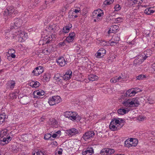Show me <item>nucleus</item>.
<instances>
[{"instance_id":"1","label":"nucleus","mask_w":155,"mask_h":155,"mask_svg":"<svg viewBox=\"0 0 155 155\" xmlns=\"http://www.w3.org/2000/svg\"><path fill=\"white\" fill-rule=\"evenodd\" d=\"M138 97L126 100L123 101V104L125 106L129 107H134L138 106L140 104Z\"/></svg>"},{"instance_id":"2","label":"nucleus","mask_w":155,"mask_h":155,"mask_svg":"<svg viewBox=\"0 0 155 155\" xmlns=\"http://www.w3.org/2000/svg\"><path fill=\"white\" fill-rule=\"evenodd\" d=\"M18 12L15 10L13 6L8 7L5 10L3 15L5 19H7L12 17H14L18 14Z\"/></svg>"},{"instance_id":"3","label":"nucleus","mask_w":155,"mask_h":155,"mask_svg":"<svg viewBox=\"0 0 155 155\" xmlns=\"http://www.w3.org/2000/svg\"><path fill=\"white\" fill-rule=\"evenodd\" d=\"M70 59V56L67 55L63 57H60L56 61L60 66L63 67L67 64Z\"/></svg>"},{"instance_id":"4","label":"nucleus","mask_w":155,"mask_h":155,"mask_svg":"<svg viewBox=\"0 0 155 155\" xmlns=\"http://www.w3.org/2000/svg\"><path fill=\"white\" fill-rule=\"evenodd\" d=\"M22 23V20L21 19L16 18L14 19L13 23L11 24L10 25L11 28H13L15 27L16 28L17 27H20V26Z\"/></svg>"},{"instance_id":"5","label":"nucleus","mask_w":155,"mask_h":155,"mask_svg":"<svg viewBox=\"0 0 155 155\" xmlns=\"http://www.w3.org/2000/svg\"><path fill=\"white\" fill-rule=\"evenodd\" d=\"M138 91L136 92L135 91H133L132 89H131L127 91L125 94H122L121 97L123 98H125V97H129L134 96Z\"/></svg>"},{"instance_id":"6","label":"nucleus","mask_w":155,"mask_h":155,"mask_svg":"<svg viewBox=\"0 0 155 155\" xmlns=\"http://www.w3.org/2000/svg\"><path fill=\"white\" fill-rule=\"evenodd\" d=\"M44 71V67L41 66H39L36 68L32 72L34 75L35 76H38L43 72Z\"/></svg>"},{"instance_id":"7","label":"nucleus","mask_w":155,"mask_h":155,"mask_svg":"<svg viewBox=\"0 0 155 155\" xmlns=\"http://www.w3.org/2000/svg\"><path fill=\"white\" fill-rule=\"evenodd\" d=\"M95 134L94 132L93 131H89L84 134L82 138L85 140L94 137Z\"/></svg>"},{"instance_id":"8","label":"nucleus","mask_w":155,"mask_h":155,"mask_svg":"<svg viewBox=\"0 0 155 155\" xmlns=\"http://www.w3.org/2000/svg\"><path fill=\"white\" fill-rule=\"evenodd\" d=\"M112 120L114 121V123L115 125L118 124L120 125V128H121L124 125V124L125 123V120L121 118H117L113 119Z\"/></svg>"},{"instance_id":"9","label":"nucleus","mask_w":155,"mask_h":155,"mask_svg":"<svg viewBox=\"0 0 155 155\" xmlns=\"http://www.w3.org/2000/svg\"><path fill=\"white\" fill-rule=\"evenodd\" d=\"M106 51L105 49L103 48H101L98 50L97 52L95 54V56L98 58L103 57L106 54Z\"/></svg>"},{"instance_id":"10","label":"nucleus","mask_w":155,"mask_h":155,"mask_svg":"<svg viewBox=\"0 0 155 155\" xmlns=\"http://www.w3.org/2000/svg\"><path fill=\"white\" fill-rule=\"evenodd\" d=\"M20 32L18 35V37L19 38L18 41L20 42H23L25 39L27 38V35H26L23 31V29Z\"/></svg>"},{"instance_id":"11","label":"nucleus","mask_w":155,"mask_h":155,"mask_svg":"<svg viewBox=\"0 0 155 155\" xmlns=\"http://www.w3.org/2000/svg\"><path fill=\"white\" fill-rule=\"evenodd\" d=\"M143 56L140 55L136 58L134 61V64L135 66L141 64L144 61Z\"/></svg>"},{"instance_id":"12","label":"nucleus","mask_w":155,"mask_h":155,"mask_svg":"<svg viewBox=\"0 0 155 155\" xmlns=\"http://www.w3.org/2000/svg\"><path fill=\"white\" fill-rule=\"evenodd\" d=\"M93 153V149L92 147H90L83 150L82 152V153L83 155H91Z\"/></svg>"},{"instance_id":"13","label":"nucleus","mask_w":155,"mask_h":155,"mask_svg":"<svg viewBox=\"0 0 155 155\" xmlns=\"http://www.w3.org/2000/svg\"><path fill=\"white\" fill-rule=\"evenodd\" d=\"M72 76V72L70 70H68L63 75V80L67 81L70 79Z\"/></svg>"},{"instance_id":"14","label":"nucleus","mask_w":155,"mask_h":155,"mask_svg":"<svg viewBox=\"0 0 155 155\" xmlns=\"http://www.w3.org/2000/svg\"><path fill=\"white\" fill-rule=\"evenodd\" d=\"M152 53V51L150 50H147L146 51H144L143 53L141 54L140 55L143 56V59L145 60L146 58L150 57Z\"/></svg>"},{"instance_id":"15","label":"nucleus","mask_w":155,"mask_h":155,"mask_svg":"<svg viewBox=\"0 0 155 155\" xmlns=\"http://www.w3.org/2000/svg\"><path fill=\"white\" fill-rule=\"evenodd\" d=\"M68 135L70 136H72L78 134L79 132L78 130L75 128H72L68 130Z\"/></svg>"},{"instance_id":"16","label":"nucleus","mask_w":155,"mask_h":155,"mask_svg":"<svg viewBox=\"0 0 155 155\" xmlns=\"http://www.w3.org/2000/svg\"><path fill=\"white\" fill-rule=\"evenodd\" d=\"M33 94L34 98H40L42 97L41 96L45 94V92L44 91L40 92L38 91H36L34 92Z\"/></svg>"},{"instance_id":"17","label":"nucleus","mask_w":155,"mask_h":155,"mask_svg":"<svg viewBox=\"0 0 155 155\" xmlns=\"http://www.w3.org/2000/svg\"><path fill=\"white\" fill-rule=\"evenodd\" d=\"M15 84V81H9L7 84V88L8 89L12 90L14 88Z\"/></svg>"},{"instance_id":"18","label":"nucleus","mask_w":155,"mask_h":155,"mask_svg":"<svg viewBox=\"0 0 155 155\" xmlns=\"http://www.w3.org/2000/svg\"><path fill=\"white\" fill-rule=\"evenodd\" d=\"M10 29L12 30L13 35H15V36H18V34L20 32V31H21L22 29V28L21 27H17L16 28L15 27L13 28H10Z\"/></svg>"},{"instance_id":"19","label":"nucleus","mask_w":155,"mask_h":155,"mask_svg":"<svg viewBox=\"0 0 155 155\" xmlns=\"http://www.w3.org/2000/svg\"><path fill=\"white\" fill-rule=\"evenodd\" d=\"M115 125L114 121L111 120L109 125V127L110 129L113 131L117 130L120 128L119 127V126H117L116 127Z\"/></svg>"},{"instance_id":"20","label":"nucleus","mask_w":155,"mask_h":155,"mask_svg":"<svg viewBox=\"0 0 155 155\" xmlns=\"http://www.w3.org/2000/svg\"><path fill=\"white\" fill-rule=\"evenodd\" d=\"M20 102L23 104H26L29 102V98L27 96H23L20 98Z\"/></svg>"},{"instance_id":"21","label":"nucleus","mask_w":155,"mask_h":155,"mask_svg":"<svg viewBox=\"0 0 155 155\" xmlns=\"http://www.w3.org/2000/svg\"><path fill=\"white\" fill-rule=\"evenodd\" d=\"M74 112H71L69 111H67L64 113V115L66 118H68L71 120H72Z\"/></svg>"},{"instance_id":"22","label":"nucleus","mask_w":155,"mask_h":155,"mask_svg":"<svg viewBox=\"0 0 155 155\" xmlns=\"http://www.w3.org/2000/svg\"><path fill=\"white\" fill-rule=\"evenodd\" d=\"M119 28V26L116 25H113L110 26V29L108 31V33H115L117 31Z\"/></svg>"},{"instance_id":"23","label":"nucleus","mask_w":155,"mask_h":155,"mask_svg":"<svg viewBox=\"0 0 155 155\" xmlns=\"http://www.w3.org/2000/svg\"><path fill=\"white\" fill-rule=\"evenodd\" d=\"M75 34L74 32L70 33L69 36L66 38V41L68 42H72L74 40Z\"/></svg>"},{"instance_id":"24","label":"nucleus","mask_w":155,"mask_h":155,"mask_svg":"<svg viewBox=\"0 0 155 155\" xmlns=\"http://www.w3.org/2000/svg\"><path fill=\"white\" fill-rule=\"evenodd\" d=\"M17 146V144L14 143L12 145L10 149L13 152L16 153L19 150V149Z\"/></svg>"},{"instance_id":"25","label":"nucleus","mask_w":155,"mask_h":155,"mask_svg":"<svg viewBox=\"0 0 155 155\" xmlns=\"http://www.w3.org/2000/svg\"><path fill=\"white\" fill-rule=\"evenodd\" d=\"M54 78L56 81L61 83L62 82V80H63L64 78L63 76H61L60 74H55Z\"/></svg>"},{"instance_id":"26","label":"nucleus","mask_w":155,"mask_h":155,"mask_svg":"<svg viewBox=\"0 0 155 155\" xmlns=\"http://www.w3.org/2000/svg\"><path fill=\"white\" fill-rule=\"evenodd\" d=\"M130 111L129 109L127 108L126 109L124 108H120L117 110L118 113L120 115H123L127 113Z\"/></svg>"},{"instance_id":"27","label":"nucleus","mask_w":155,"mask_h":155,"mask_svg":"<svg viewBox=\"0 0 155 155\" xmlns=\"http://www.w3.org/2000/svg\"><path fill=\"white\" fill-rule=\"evenodd\" d=\"M122 79V78L121 76L117 77V76L114 77L110 80V81L111 83H115L118 81H121L120 80Z\"/></svg>"},{"instance_id":"28","label":"nucleus","mask_w":155,"mask_h":155,"mask_svg":"<svg viewBox=\"0 0 155 155\" xmlns=\"http://www.w3.org/2000/svg\"><path fill=\"white\" fill-rule=\"evenodd\" d=\"M48 123L49 125L51 127L54 126L57 124L56 120L53 118H50L49 120Z\"/></svg>"},{"instance_id":"29","label":"nucleus","mask_w":155,"mask_h":155,"mask_svg":"<svg viewBox=\"0 0 155 155\" xmlns=\"http://www.w3.org/2000/svg\"><path fill=\"white\" fill-rule=\"evenodd\" d=\"M98 11L97 12V21H100V20L102 18V16H103L104 13L103 10H101L100 9H98Z\"/></svg>"},{"instance_id":"30","label":"nucleus","mask_w":155,"mask_h":155,"mask_svg":"<svg viewBox=\"0 0 155 155\" xmlns=\"http://www.w3.org/2000/svg\"><path fill=\"white\" fill-rule=\"evenodd\" d=\"M72 27L71 24L68 25L66 26L63 28V31L65 33H68L69 31L70 28Z\"/></svg>"},{"instance_id":"31","label":"nucleus","mask_w":155,"mask_h":155,"mask_svg":"<svg viewBox=\"0 0 155 155\" xmlns=\"http://www.w3.org/2000/svg\"><path fill=\"white\" fill-rule=\"evenodd\" d=\"M98 79V77L94 74H90L88 76V79L90 81H94L97 80Z\"/></svg>"},{"instance_id":"32","label":"nucleus","mask_w":155,"mask_h":155,"mask_svg":"<svg viewBox=\"0 0 155 155\" xmlns=\"http://www.w3.org/2000/svg\"><path fill=\"white\" fill-rule=\"evenodd\" d=\"M154 12V11L152 10V8H147L144 11V13L148 15H151Z\"/></svg>"},{"instance_id":"33","label":"nucleus","mask_w":155,"mask_h":155,"mask_svg":"<svg viewBox=\"0 0 155 155\" xmlns=\"http://www.w3.org/2000/svg\"><path fill=\"white\" fill-rule=\"evenodd\" d=\"M72 120H80L81 119V117L78 115L77 113L75 112H74V114L73 117H72Z\"/></svg>"},{"instance_id":"34","label":"nucleus","mask_w":155,"mask_h":155,"mask_svg":"<svg viewBox=\"0 0 155 155\" xmlns=\"http://www.w3.org/2000/svg\"><path fill=\"white\" fill-rule=\"evenodd\" d=\"M51 27L53 32H56L59 29V27L57 24H53L51 25Z\"/></svg>"},{"instance_id":"35","label":"nucleus","mask_w":155,"mask_h":155,"mask_svg":"<svg viewBox=\"0 0 155 155\" xmlns=\"http://www.w3.org/2000/svg\"><path fill=\"white\" fill-rule=\"evenodd\" d=\"M53 97L55 104H58L61 102V98L59 96H53Z\"/></svg>"},{"instance_id":"36","label":"nucleus","mask_w":155,"mask_h":155,"mask_svg":"<svg viewBox=\"0 0 155 155\" xmlns=\"http://www.w3.org/2000/svg\"><path fill=\"white\" fill-rule=\"evenodd\" d=\"M30 86L35 87H38L40 85V83L37 81H32L30 83Z\"/></svg>"},{"instance_id":"37","label":"nucleus","mask_w":155,"mask_h":155,"mask_svg":"<svg viewBox=\"0 0 155 155\" xmlns=\"http://www.w3.org/2000/svg\"><path fill=\"white\" fill-rule=\"evenodd\" d=\"M44 138L45 140H53L54 139H52L51 137V135L49 133H48L45 134L44 137Z\"/></svg>"},{"instance_id":"38","label":"nucleus","mask_w":155,"mask_h":155,"mask_svg":"<svg viewBox=\"0 0 155 155\" xmlns=\"http://www.w3.org/2000/svg\"><path fill=\"white\" fill-rule=\"evenodd\" d=\"M108 150V148H104L101 150L100 153L101 155H107V151Z\"/></svg>"},{"instance_id":"39","label":"nucleus","mask_w":155,"mask_h":155,"mask_svg":"<svg viewBox=\"0 0 155 155\" xmlns=\"http://www.w3.org/2000/svg\"><path fill=\"white\" fill-rule=\"evenodd\" d=\"M48 103L51 106H53L56 104L53 97H50L49 99Z\"/></svg>"},{"instance_id":"40","label":"nucleus","mask_w":155,"mask_h":155,"mask_svg":"<svg viewBox=\"0 0 155 155\" xmlns=\"http://www.w3.org/2000/svg\"><path fill=\"white\" fill-rule=\"evenodd\" d=\"M5 116L4 114H1L0 115V125L5 121Z\"/></svg>"},{"instance_id":"41","label":"nucleus","mask_w":155,"mask_h":155,"mask_svg":"<svg viewBox=\"0 0 155 155\" xmlns=\"http://www.w3.org/2000/svg\"><path fill=\"white\" fill-rule=\"evenodd\" d=\"M114 1V0H106L104 3V4L105 5H110Z\"/></svg>"},{"instance_id":"42","label":"nucleus","mask_w":155,"mask_h":155,"mask_svg":"<svg viewBox=\"0 0 155 155\" xmlns=\"http://www.w3.org/2000/svg\"><path fill=\"white\" fill-rule=\"evenodd\" d=\"M69 16L70 18L74 19L75 18H77L78 17V16L77 14H76V13L73 12H72V14L71 15L70 14L69 15Z\"/></svg>"},{"instance_id":"43","label":"nucleus","mask_w":155,"mask_h":155,"mask_svg":"<svg viewBox=\"0 0 155 155\" xmlns=\"http://www.w3.org/2000/svg\"><path fill=\"white\" fill-rule=\"evenodd\" d=\"M43 78L46 81H48L50 79V77L48 74H45L43 75Z\"/></svg>"},{"instance_id":"44","label":"nucleus","mask_w":155,"mask_h":155,"mask_svg":"<svg viewBox=\"0 0 155 155\" xmlns=\"http://www.w3.org/2000/svg\"><path fill=\"white\" fill-rule=\"evenodd\" d=\"M146 78V76L143 74H140L138 76H137L136 77L137 80H142L143 79L145 78Z\"/></svg>"},{"instance_id":"45","label":"nucleus","mask_w":155,"mask_h":155,"mask_svg":"<svg viewBox=\"0 0 155 155\" xmlns=\"http://www.w3.org/2000/svg\"><path fill=\"white\" fill-rule=\"evenodd\" d=\"M41 104H42L41 102H37L36 103H35L34 106L36 107L40 108L41 107Z\"/></svg>"},{"instance_id":"46","label":"nucleus","mask_w":155,"mask_h":155,"mask_svg":"<svg viewBox=\"0 0 155 155\" xmlns=\"http://www.w3.org/2000/svg\"><path fill=\"white\" fill-rule=\"evenodd\" d=\"M42 53L45 55H47L49 53V51L48 49L45 48L42 51Z\"/></svg>"},{"instance_id":"47","label":"nucleus","mask_w":155,"mask_h":155,"mask_svg":"<svg viewBox=\"0 0 155 155\" xmlns=\"http://www.w3.org/2000/svg\"><path fill=\"white\" fill-rule=\"evenodd\" d=\"M146 117L144 116H139L137 117V119L140 121H143L145 120Z\"/></svg>"},{"instance_id":"48","label":"nucleus","mask_w":155,"mask_h":155,"mask_svg":"<svg viewBox=\"0 0 155 155\" xmlns=\"http://www.w3.org/2000/svg\"><path fill=\"white\" fill-rule=\"evenodd\" d=\"M134 140V143H133V142H130V143H131V147L136 146L138 143V141L137 140Z\"/></svg>"},{"instance_id":"49","label":"nucleus","mask_w":155,"mask_h":155,"mask_svg":"<svg viewBox=\"0 0 155 155\" xmlns=\"http://www.w3.org/2000/svg\"><path fill=\"white\" fill-rule=\"evenodd\" d=\"M6 142H7V139L5 138H4L3 139V140H0V144H2L3 145H4L5 143H6Z\"/></svg>"},{"instance_id":"50","label":"nucleus","mask_w":155,"mask_h":155,"mask_svg":"<svg viewBox=\"0 0 155 155\" xmlns=\"http://www.w3.org/2000/svg\"><path fill=\"white\" fill-rule=\"evenodd\" d=\"M53 39V38H52V35L49 36L48 38H46V43H49L50 42V41H51Z\"/></svg>"},{"instance_id":"51","label":"nucleus","mask_w":155,"mask_h":155,"mask_svg":"<svg viewBox=\"0 0 155 155\" xmlns=\"http://www.w3.org/2000/svg\"><path fill=\"white\" fill-rule=\"evenodd\" d=\"M33 155H44V153L41 151H38L36 152V153H34Z\"/></svg>"},{"instance_id":"52","label":"nucleus","mask_w":155,"mask_h":155,"mask_svg":"<svg viewBox=\"0 0 155 155\" xmlns=\"http://www.w3.org/2000/svg\"><path fill=\"white\" fill-rule=\"evenodd\" d=\"M109 150L107 151V154H111L114 153V150L112 149L108 148Z\"/></svg>"},{"instance_id":"53","label":"nucleus","mask_w":155,"mask_h":155,"mask_svg":"<svg viewBox=\"0 0 155 155\" xmlns=\"http://www.w3.org/2000/svg\"><path fill=\"white\" fill-rule=\"evenodd\" d=\"M99 11V10L97 9L96 10L94 11L92 13V16L94 18L95 17H97V14L98 11Z\"/></svg>"},{"instance_id":"54","label":"nucleus","mask_w":155,"mask_h":155,"mask_svg":"<svg viewBox=\"0 0 155 155\" xmlns=\"http://www.w3.org/2000/svg\"><path fill=\"white\" fill-rule=\"evenodd\" d=\"M115 21L117 23L120 22L122 21V18L120 17H118L115 19Z\"/></svg>"},{"instance_id":"55","label":"nucleus","mask_w":155,"mask_h":155,"mask_svg":"<svg viewBox=\"0 0 155 155\" xmlns=\"http://www.w3.org/2000/svg\"><path fill=\"white\" fill-rule=\"evenodd\" d=\"M51 25H50L48 27L46 28V30L47 31H48L49 32H52V30L51 28Z\"/></svg>"},{"instance_id":"56","label":"nucleus","mask_w":155,"mask_h":155,"mask_svg":"<svg viewBox=\"0 0 155 155\" xmlns=\"http://www.w3.org/2000/svg\"><path fill=\"white\" fill-rule=\"evenodd\" d=\"M81 11V9L80 8H78L77 9H75L73 11L77 15L78 14V13Z\"/></svg>"},{"instance_id":"57","label":"nucleus","mask_w":155,"mask_h":155,"mask_svg":"<svg viewBox=\"0 0 155 155\" xmlns=\"http://www.w3.org/2000/svg\"><path fill=\"white\" fill-rule=\"evenodd\" d=\"M114 8L115 10L118 11L120 9L121 7L120 6V5H119V4H117L114 7Z\"/></svg>"},{"instance_id":"58","label":"nucleus","mask_w":155,"mask_h":155,"mask_svg":"<svg viewBox=\"0 0 155 155\" xmlns=\"http://www.w3.org/2000/svg\"><path fill=\"white\" fill-rule=\"evenodd\" d=\"M150 31L149 30H145L144 31V34L146 35V36H149Z\"/></svg>"},{"instance_id":"59","label":"nucleus","mask_w":155,"mask_h":155,"mask_svg":"<svg viewBox=\"0 0 155 155\" xmlns=\"http://www.w3.org/2000/svg\"><path fill=\"white\" fill-rule=\"evenodd\" d=\"M113 39H114V40L116 42H117V41H119L120 39V38L117 36H115L113 37Z\"/></svg>"},{"instance_id":"60","label":"nucleus","mask_w":155,"mask_h":155,"mask_svg":"<svg viewBox=\"0 0 155 155\" xmlns=\"http://www.w3.org/2000/svg\"><path fill=\"white\" fill-rule=\"evenodd\" d=\"M15 53V51L13 49H10L8 51V54H10L11 53Z\"/></svg>"},{"instance_id":"61","label":"nucleus","mask_w":155,"mask_h":155,"mask_svg":"<svg viewBox=\"0 0 155 155\" xmlns=\"http://www.w3.org/2000/svg\"><path fill=\"white\" fill-rule=\"evenodd\" d=\"M118 42L111 41L110 42V45L111 46L115 45Z\"/></svg>"},{"instance_id":"62","label":"nucleus","mask_w":155,"mask_h":155,"mask_svg":"<svg viewBox=\"0 0 155 155\" xmlns=\"http://www.w3.org/2000/svg\"><path fill=\"white\" fill-rule=\"evenodd\" d=\"M10 97H12L13 99L16 98L17 96L15 94V93H13L10 94Z\"/></svg>"},{"instance_id":"63","label":"nucleus","mask_w":155,"mask_h":155,"mask_svg":"<svg viewBox=\"0 0 155 155\" xmlns=\"http://www.w3.org/2000/svg\"><path fill=\"white\" fill-rule=\"evenodd\" d=\"M62 151L63 150L61 148H60L58 151L56 150V151L58 153V154H56V155H61L62 153Z\"/></svg>"},{"instance_id":"64","label":"nucleus","mask_w":155,"mask_h":155,"mask_svg":"<svg viewBox=\"0 0 155 155\" xmlns=\"http://www.w3.org/2000/svg\"><path fill=\"white\" fill-rule=\"evenodd\" d=\"M151 68L152 69V71H153V72H155V63L151 65Z\"/></svg>"}]
</instances>
